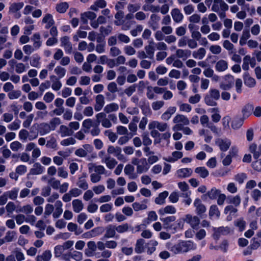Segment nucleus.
I'll return each instance as SVG.
<instances>
[{
    "label": "nucleus",
    "instance_id": "21",
    "mask_svg": "<svg viewBox=\"0 0 261 261\" xmlns=\"http://www.w3.org/2000/svg\"><path fill=\"white\" fill-rule=\"evenodd\" d=\"M173 21L176 23L181 22L184 19V15L178 8H174L171 11Z\"/></svg>",
    "mask_w": 261,
    "mask_h": 261
},
{
    "label": "nucleus",
    "instance_id": "26",
    "mask_svg": "<svg viewBox=\"0 0 261 261\" xmlns=\"http://www.w3.org/2000/svg\"><path fill=\"white\" fill-rule=\"evenodd\" d=\"M173 122L175 124H180L183 125H188L190 123L188 118L185 115L177 114L173 119Z\"/></svg>",
    "mask_w": 261,
    "mask_h": 261
},
{
    "label": "nucleus",
    "instance_id": "35",
    "mask_svg": "<svg viewBox=\"0 0 261 261\" xmlns=\"http://www.w3.org/2000/svg\"><path fill=\"white\" fill-rule=\"evenodd\" d=\"M192 170L191 168H185L177 170L176 174L179 178H186L192 175Z\"/></svg>",
    "mask_w": 261,
    "mask_h": 261
},
{
    "label": "nucleus",
    "instance_id": "30",
    "mask_svg": "<svg viewBox=\"0 0 261 261\" xmlns=\"http://www.w3.org/2000/svg\"><path fill=\"white\" fill-rule=\"evenodd\" d=\"M228 67L227 61L225 60L221 59L216 63L215 66V69L218 72H221L226 70Z\"/></svg>",
    "mask_w": 261,
    "mask_h": 261
},
{
    "label": "nucleus",
    "instance_id": "64",
    "mask_svg": "<svg viewBox=\"0 0 261 261\" xmlns=\"http://www.w3.org/2000/svg\"><path fill=\"white\" fill-rule=\"evenodd\" d=\"M18 192L19 189L14 188L10 191L6 192V193L10 199L15 200L17 197Z\"/></svg>",
    "mask_w": 261,
    "mask_h": 261
},
{
    "label": "nucleus",
    "instance_id": "43",
    "mask_svg": "<svg viewBox=\"0 0 261 261\" xmlns=\"http://www.w3.org/2000/svg\"><path fill=\"white\" fill-rule=\"evenodd\" d=\"M206 55V50L203 47H200L197 50L192 53V56L194 58L198 60H202Z\"/></svg>",
    "mask_w": 261,
    "mask_h": 261
},
{
    "label": "nucleus",
    "instance_id": "53",
    "mask_svg": "<svg viewBox=\"0 0 261 261\" xmlns=\"http://www.w3.org/2000/svg\"><path fill=\"white\" fill-rule=\"evenodd\" d=\"M68 8L69 5L67 2H62L56 5V10L60 13H64Z\"/></svg>",
    "mask_w": 261,
    "mask_h": 261
},
{
    "label": "nucleus",
    "instance_id": "16",
    "mask_svg": "<svg viewBox=\"0 0 261 261\" xmlns=\"http://www.w3.org/2000/svg\"><path fill=\"white\" fill-rule=\"evenodd\" d=\"M88 170L89 172H95L96 174L99 175L105 174L107 172V170L102 165H96L94 163H89L88 165Z\"/></svg>",
    "mask_w": 261,
    "mask_h": 261
},
{
    "label": "nucleus",
    "instance_id": "17",
    "mask_svg": "<svg viewBox=\"0 0 261 261\" xmlns=\"http://www.w3.org/2000/svg\"><path fill=\"white\" fill-rule=\"evenodd\" d=\"M61 46L63 47L67 54H70L72 51V45L70 41L69 37L64 36L60 39Z\"/></svg>",
    "mask_w": 261,
    "mask_h": 261
},
{
    "label": "nucleus",
    "instance_id": "55",
    "mask_svg": "<svg viewBox=\"0 0 261 261\" xmlns=\"http://www.w3.org/2000/svg\"><path fill=\"white\" fill-rule=\"evenodd\" d=\"M220 213L218 210V207L216 205H213L210 207L209 211V216L211 219L213 217H216L218 219L220 217Z\"/></svg>",
    "mask_w": 261,
    "mask_h": 261
},
{
    "label": "nucleus",
    "instance_id": "4",
    "mask_svg": "<svg viewBox=\"0 0 261 261\" xmlns=\"http://www.w3.org/2000/svg\"><path fill=\"white\" fill-rule=\"evenodd\" d=\"M124 17V12L122 11H118L115 15L116 20L114 21V24L116 25H122L121 29L123 31H127L131 28L132 24L135 23V21H128L125 22L123 19Z\"/></svg>",
    "mask_w": 261,
    "mask_h": 261
},
{
    "label": "nucleus",
    "instance_id": "63",
    "mask_svg": "<svg viewBox=\"0 0 261 261\" xmlns=\"http://www.w3.org/2000/svg\"><path fill=\"white\" fill-rule=\"evenodd\" d=\"M185 222V218L178 219L176 222L173 225L172 229L175 231H177V230L182 229L184 226V223Z\"/></svg>",
    "mask_w": 261,
    "mask_h": 261
},
{
    "label": "nucleus",
    "instance_id": "1",
    "mask_svg": "<svg viewBox=\"0 0 261 261\" xmlns=\"http://www.w3.org/2000/svg\"><path fill=\"white\" fill-rule=\"evenodd\" d=\"M196 248V245L191 241H180L173 245L170 250L175 254H182Z\"/></svg>",
    "mask_w": 261,
    "mask_h": 261
},
{
    "label": "nucleus",
    "instance_id": "18",
    "mask_svg": "<svg viewBox=\"0 0 261 261\" xmlns=\"http://www.w3.org/2000/svg\"><path fill=\"white\" fill-rule=\"evenodd\" d=\"M87 177V174L86 173H83L82 174L78 177L76 186L80 189L86 190L89 188V185L86 180Z\"/></svg>",
    "mask_w": 261,
    "mask_h": 261
},
{
    "label": "nucleus",
    "instance_id": "32",
    "mask_svg": "<svg viewBox=\"0 0 261 261\" xmlns=\"http://www.w3.org/2000/svg\"><path fill=\"white\" fill-rule=\"evenodd\" d=\"M176 108L175 107H169L167 110L162 114L161 115V119L164 121L169 120L172 115H173L176 111Z\"/></svg>",
    "mask_w": 261,
    "mask_h": 261
},
{
    "label": "nucleus",
    "instance_id": "19",
    "mask_svg": "<svg viewBox=\"0 0 261 261\" xmlns=\"http://www.w3.org/2000/svg\"><path fill=\"white\" fill-rule=\"evenodd\" d=\"M149 165L145 158L140 159V163L137 166V172L138 174H142L146 172L149 169Z\"/></svg>",
    "mask_w": 261,
    "mask_h": 261
},
{
    "label": "nucleus",
    "instance_id": "62",
    "mask_svg": "<svg viewBox=\"0 0 261 261\" xmlns=\"http://www.w3.org/2000/svg\"><path fill=\"white\" fill-rule=\"evenodd\" d=\"M67 228L69 231L74 232V233L76 235H79L82 232L81 229L78 228V226L76 224L72 222H70L68 224Z\"/></svg>",
    "mask_w": 261,
    "mask_h": 261
},
{
    "label": "nucleus",
    "instance_id": "37",
    "mask_svg": "<svg viewBox=\"0 0 261 261\" xmlns=\"http://www.w3.org/2000/svg\"><path fill=\"white\" fill-rule=\"evenodd\" d=\"M176 212V210L173 205H167L165 207L161 208L158 211L159 214L162 216L165 214H174Z\"/></svg>",
    "mask_w": 261,
    "mask_h": 261
},
{
    "label": "nucleus",
    "instance_id": "20",
    "mask_svg": "<svg viewBox=\"0 0 261 261\" xmlns=\"http://www.w3.org/2000/svg\"><path fill=\"white\" fill-rule=\"evenodd\" d=\"M194 205L196 208V213L198 215L201 216L206 210V207L199 198H196L194 202Z\"/></svg>",
    "mask_w": 261,
    "mask_h": 261
},
{
    "label": "nucleus",
    "instance_id": "42",
    "mask_svg": "<svg viewBox=\"0 0 261 261\" xmlns=\"http://www.w3.org/2000/svg\"><path fill=\"white\" fill-rule=\"evenodd\" d=\"M102 163L105 164L108 169L112 170L117 165L118 162L115 159L110 155Z\"/></svg>",
    "mask_w": 261,
    "mask_h": 261
},
{
    "label": "nucleus",
    "instance_id": "38",
    "mask_svg": "<svg viewBox=\"0 0 261 261\" xmlns=\"http://www.w3.org/2000/svg\"><path fill=\"white\" fill-rule=\"evenodd\" d=\"M134 167L130 164H127L124 169V173L130 179H135L137 177V175L134 173Z\"/></svg>",
    "mask_w": 261,
    "mask_h": 261
},
{
    "label": "nucleus",
    "instance_id": "27",
    "mask_svg": "<svg viewBox=\"0 0 261 261\" xmlns=\"http://www.w3.org/2000/svg\"><path fill=\"white\" fill-rule=\"evenodd\" d=\"M19 139L22 141H25L28 138L30 141L33 140L38 137V133H36L34 137L29 136V132L25 129H21L18 134Z\"/></svg>",
    "mask_w": 261,
    "mask_h": 261
},
{
    "label": "nucleus",
    "instance_id": "33",
    "mask_svg": "<svg viewBox=\"0 0 261 261\" xmlns=\"http://www.w3.org/2000/svg\"><path fill=\"white\" fill-rule=\"evenodd\" d=\"M52 257V253L50 250H46L41 255H38L36 257V261H50Z\"/></svg>",
    "mask_w": 261,
    "mask_h": 261
},
{
    "label": "nucleus",
    "instance_id": "8",
    "mask_svg": "<svg viewBox=\"0 0 261 261\" xmlns=\"http://www.w3.org/2000/svg\"><path fill=\"white\" fill-rule=\"evenodd\" d=\"M97 122L99 124L101 123V125L105 128H110L112 126V124L109 119L107 118L106 114L104 112H100L97 114L95 116Z\"/></svg>",
    "mask_w": 261,
    "mask_h": 261
},
{
    "label": "nucleus",
    "instance_id": "44",
    "mask_svg": "<svg viewBox=\"0 0 261 261\" xmlns=\"http://www.w3.org/2000/svg\"><path fill=\"white\" fill-rule=\"evenodd\" d=\"M58 132L62 137H65L72 135L73 131H71V129L66 125H62L60 126Z\"/></svg>",
    "mask_w": 261,
    "mask_h": 261
},
{
    "label": "nucleus",
    "instance_id": "15",
    "mask_svg": "<svg viewBox=\"0 0 261 261\" xmlns=\"http://www.w3.org/2000/svg\"><path fill=\"white\" fill-rule=\"evenodd\" d=\"M253 68L256 65L255 59L251 58L250 55L245 56L243 59L242 68L244 70L248 71L249 69V65Z\"/></svg>",
    "mask_w": 261,
    "mask_h": 261
},
{
    "label": "nucleus",
    "instance_id": "23",
    "mask_svg": "<svg viewBox=\"0 0 261 261\" xmlns=\"http://www.w3.org/2000/svg\"><path fill=\"white\" fill-rule=\"evenodd\" d=\"M54 206L55 208V211L53 214V217L54 218H58L61 216L63 212V210L62 208L63 203L61 200H57L55 202Z\"/></svg>",
    "mask_w": 261,
    "mask_h": 261
},
{
    "label": "nucleus",
    "instance_id": "46",
    "mask_svg": "<svg viewBox=\"0 0 261 261\" xmlns=\"http://www.w3.org/2000/svg\"><path fill=\"white\" fill-rule=\"evenodd\" d=\"M195 173L200 177L205 178L209 175V172L204 167H198L195 169Z\"/></svg>",
    "mask_w": 261,
    "mask_h": 261
},
{
    "label": "nucleus",
    "instance_id": "39",
    "mask_svg": "<svg viewBox=\"0 0 261 261\" xmlns=\"http://www.w3.org/2000/svg\"><path fill=\"white\" fill-rule=\"evenodd\" d=\"M72 206L73 211L76 213H80L84 208L83 202L81 200L79 199H75L72 200Z\"/></svg>",
    "mask_w": 261,
    "mask_h": 261
},
{
    "label": "nucleus",
    "instance_id": "34",
    "mask_svg": "<svg viewBox=\"0 0 261 261\" xmlns=\"http://www.w3.org/2000/svg\"><path fill=\"white\" fill-rule=\"evenodd\" d=\"M192 52L189 49H177L175 55L178 58L186 60L189 58L191 55Z\"/></svg>",
    "mask_w": 261,
    "mask_h": 261
},
{
    "label": "nucleus",
    "instance_id": "54",
    "mask_svg": "<svg viewBox=\"0 0 261 261\" xmlns=\"http://www.w3.org/2000/svg\"><path fill=\"white\" fill-rule=\"evenodd\" d=\"M244 119L243 117L234 118L231 122V125L232 128L234 129L240 128L243 124Z\"/></svg>",
    "mask_w": 261,
    "mask_h": 261
},
{
    "label": "nucleus",
    "instance_id": "45",
    "mask_svg": "<svg viewBox=\"0 0 261 261\" xmlns=\"http://www.w3.org/2000/svg\"><path fill=\"white\" fill-rule=\"evenodd\" d=\"M144 240L143 239H138L135 245V251L138 254L143 253L144 251Z\"/></svg>",
    "mask_w": 261,
    "mask_h": 261
},
{
    "label": "nucleus",
    "instance_id": "22",
    "mask_svg": "<svg viewBox=\"0 0 261 261\" xmlns=\"http://www.w3.org/2000/svg\"><path fill=\"white\" fill-rule=\"evenodd\" d=\"M175 220L176 217L174 216L160 218V220L163 222L164 228L167 229H172L173 225H171V223L174 222Z\"/></svg>",
    "mask_w": 261,
    "mask_h": 261
},
{
    "label": "nucleus",
    "instance_id": "41",
    "mask_svg": "<svg viewBox=\"0 0 261 261\" xmlns=\"http://www.w3.org/2000/svg\"><path fill=\"white\" fill-rule=\"evenodd\" d=\"M253 110V106L251 104L246 105L242 110L243 118L245 119L247 118L251 114Z\"/></svg>",
    "mask_w": 261,
    "mask_h": 261
},
{
    "label": "nucleus",
    "instance_id": "61",
    "mask_svg": "<svg viewBox=\"0 0 261 261\" xmlns=\"http://www.w3.org/2000/svg\"><path fill=\"white\" fill-rule=\"evenodd\" d=\"M54 72L59 78L62 79L66 74V70L61 66H57L55 68Z\"/></svg>",
    "mask_w": 261,
    "mask_h": 261
},
{
    "label": "nucleus",
    "instance_id": "40",
    "mask_svg": "<svg viewBox=\"0 0 261 261\" xmlns=\"http://www.w3.org/2000/svg\"><path fill=\"white\" fill-rule=\"evenodd\" d=\"M116 226L113 225H109L106 228L105 238H111L115 237L116 234Z\"/></svg>",
    "mask_w": 261,
    "mask_h": 261
},
{
    "label": "nucleus",
    "instance_id": "49",
    "mask_svg": "<svg viewBox=\"0 0 261 261\" xmlns=\"http://www.w3.org/2000/svg\"><path fill=\"white\" fill-rule=\"evenodd\" d=\"M40 35L39 33H35L33 35L32 40L33 42V46L35 49H39L42 45Z\"/></svg>",
    "mask_w": 261,
    "mask_h": 261
},
{
    "label": "nucleus",
    "instance_id": "59",
    "mask_svg": "<svg viewBox=\"0 0 261 261\" xmlns=\"http://www.w3.org/2000/svg\"><path fill=\"white\" fill-rule=\"evenodd\" d=\"M250 37V33L248 30H244L240 39V44L243 46L247 43V40Z\"/></svg>",
    "mask_w": 261,
    "mask_h": 261
},
{
    "label": "nucleus",
    "instance_id": "47",
    "mask_svg": "<svg viewBox=\"0 0 261 261\" xmlns=\"http://www.w3.org/2000/svg\"><path fill=\"white\" fill-rule=\"evenodd\" d=\"M107 3L105 0H96L94 3L91 6L90 9L93 11H97L99 9L105 8Z\"/></svg>",
    "mask_w": 261,
    "mask_h": 261
},
{
    "label": "nucleus",
    "instance_id": "29",
    "mask_svg": "<svg viewBox=\"0 0 261 261\" xmlns=\"http://www.w3.org/2000/svg\"><path fill=\"white\" fill-rule=\"evenodd\" d=\"M183 156L182 152L179 151H174L172 152L170 156L167 158H164L163 159L170 163H174L177 161L178 159H181Z\"/></svg>",
    "mask_w": 261,
    "mask_h": 261
},
{
    "label": "nucleus",
    "instance_id": "14",
    "mask_svg": "<svg viewBox=\"0 0 261 261\" xmlns=\"http://www.w3.org/2000/svg\"><path fill=\"white\" fill-rule=\"evenodd\" d=\"M213 237L215 240H218L221 235L228 234L230 229L228 227H220L218 228H213Z\"/></svg>",
    "mask_w": 261,
    "mask_h": 261
},
{
    "label": "nucleus",
    "instance_id": "12",
    "mask_svg": "<svg viewBox=\"0 0 261 261\" xmlns=\"http://www.w3.org/2000/svg\"><path fill=\"white\" fill-rule=\"evenodd\" d=\"M215 143L218 145L220 149L222 151H226L231 145V141L227 138H218L216 140Z\"/></svg>",
    "mask_w": 261,
    "mask_h": 261
},
{
    "label": "nucleus",
    "instance_id": "58",
    "mask_svg": "<svg viewBox=\"0 0 261 261\" xmlns=\"http://www.w3.org/2000/svg\"><path fill=\"white\" fill-rule=\"evenodd\" d=\"M10 149L14 152H17L22 150L23 145L18 141L12 142L10 144Z\"/></svg>",
    "mask_w": 261,
    "mask_h": 261
},
{
    "label": "nucleus",
    "instance_id": "5",
    "mask_svg": "<svg viewBox=\"0 0 261 261\" xmlns=\"http://www.w3.org/2000/svg\"><path fill=\"white\" fill-rule=\"evenodd\" d=\"M220 97L219 91L216 89L211 88L204 97V102L208 106H216L217 104L216 101Z\"/></svg>",
    "mask_w": 261,
    "mask_h": 261
},
{
    "label": "nucleus",
    "instance_id": "57",
    "mask_svg": "<svg viewBox=\"0 0 261 261\" xmlns=\"http://www.w3.org/2000/svg\"><path fill=\"white\" fill-rule=\"evenodd\" d=\"M17 213H23L25 214H30L33 211V207L30 204H27L23 206H20L16 211Z\"/></svg>",
    "mask_w": 261,
    "mask_h": 261
},
{
    "label": "nucleus",
    "instance_id": "6",
    "mask_svg": "<svg viewBox=\"0 0 261 261\" xmlns=\"http://www.w3.org/2000/svg\"><path fill=\"white\" fill-rule=\"evenodd\" d=\"M48 183L53 189L59 190L61 193L66 192L69 186V183L67 182H64L61 184L60 181L55 177L49 179L48 180Z\"/></svg>",
    "mask_w": 261,
    "mask_h": 261
},
{
    "label": "nucleus",
    "instance_id": "25",
    "mask_svg": "<svg viewBox=\"0 0 261 261\" xmlns=\"http://www.w3.org/2000/svg\"><path fill=\"white\" fill-rule=\"evenodd\" d=\"M105 103V97L102 94H98L95 97L94 109L96 112L100 111Z\"/></svg>",
    "mask_w": 261,
    "mask_h": 261
},
{
    "label": "nucleus",
    "instance_id": "7",
    "mask_svg": "<svg viewBox=\"0 0 261 261\" xmlns=\"http://www.w3.org/2000/svg\"><path fill=\"white\" fill-rule=\"evenodd\" d=\"M107 152L110 154H113L119 161L125 162L127 161L126 157L122 153V149L119 146L110 145L108 147Z\"/></svg>",
    "mask_w": 261,
    "mask_h": 261
},
{
    "label": "nucleus",
    "instance_id": "24",
    "mask_svg": "<svg viewBox=\"0 0 261 261\" xmlns=\"http://www.w3.org/2000/svg\"><path fill=\"white\" fill-rule=\"evenodd\" d=\"M42 23L45 24V29H48L50 28L55 24L53 16L49 13L45 14L42 18Z\"/></svg>",
    "mask_w": 261,
    "mask_h": 261
},
{
    "label": "nucleus",
    "instance_id": "36",
    "mask_svg": "<svg viewBox=\"0 0 261 261\" xmlns=\"http://www.w3.org/2000/svg\"><path fill=\"white\" fill-rule=\"evenodd\" d=\"M159 243L156 240H151L146 244L147 254L151 255L156 250V247L158 245Z\"/></svg>",
    "mask_w": 261,
    "mask_h": 261
},
{
    "label": "nucleus",
    "instance_id": "31",
    "mask_svg": "<svg viewBox=\"0 0 261 261\" xmlns=\"http://www.w3.org/2000/svg\"><path fill=\"white\" fill-rule=\"evenodd\" d=\"M96 17V14L91 11L86 12L81 14V18L83 23L87 24L88 20L91 21L95 19Z\"/></svg>",
    "mask_w": 261,
    "mask_h": 261
},
{
    "label": "nucleus",
    "instance_id": "50",
    "mask_svg": "<svg viewBox=\"0 0 261 261\" xmlns=\"http://www.w3.org/2000/svg\"><path fill=\"white\" fill-rule=\"evenodd\" d=\"M44 168L40 163H36L33 165V168L31 169V173L33 175L40 174L43 173Z\"/></svg>",
    "mask_w": 261,
    "mask_h": 261
},
{
    "label": "nucleus",
    "instance_id": "10",
    "mask_svg": "<svg viewBox=\"0 0 261 261\" xmlns=\"http://www.w3.org/2000/svg\"><path fill=\"white\" fill-rule=\"evenodd\" d=\"M224 80L220 85V88L223 90L230 89L234 84L233 76L230 74L225 75L224 76Z\"/></svg>",
    "mask_w": 261,
    "mask_h": 261
},
{
    "label": "nucleus",
    "instance_id": "52",
    "mask_svg": "<svg viewBox=\"0 0 261 261\" xmlns=\"http://www.w3.org/2000/svg\"><path fill=\"white\" fill-rule=\"evenodd\" d=\"M169 193L167 191L161 193L158 197L155 199V202L156 204L162 205L165 203V199L168 196Z\"/></svg>",
    "mask_w": 261,
    "mask_h": 261
},
{
    "label": "nucleus",
    "instance_id": "13",
    "mask_svg": "<svg viewBox=\"0 0 261 261\" xmlns=\"http://www.w3.org/2000/svg\"><path fill=\"white\" fill-rule=\"evenodd\" d=\"M148 127L149 129L157 128L160 132H165L168 129L169 125L167 123L152 121L149 123Z\"/></svg>",
    "mask_w": 261,
    "mask_h": 261
},
{
    "label": "nucleus",
    "instance_id": "51",
    "mask_svg": "<svg viewBox=\"0 0 261 261\" xmlns=\"http://www.w3.org/2000/svg\"><path fill=\"white\" fill-rule=\"evenodd\" d=\"M244 81L245 85L249 87H254L256 84L254 79L251 77L247 72L244 75Z\"/></svg>",
    "mask_w": 261,
    "mask_h": 261
},
{
    "label": "nucleus",
    "instance_id": "56",
    "mask_svg": "<svg viewBox=\"0 0 261 261\" xmlns=\"http://www.w3.org/2000/svg\"><path fill=\"white\" fill-rule=\"evenodd\" d=\"M5 242H11L16 239V232L15 231H8L4 238Z\"/></svg>",
    "mask_w": 261,
    "mask_h": 261
},
{
    "label": "nucleus",
    "instance_id": "11",
    "mask_svg": "<svg viewBox=\"0 0 261 261\" xmlns=\"http://www.w3.org/2000/svg\"><path fill=\"white\" fill-rule=\"evenodd\" d=\"M185 222L191 226L193 229H197L200 224V219L196 216H192L190 214H187L185 216Z\"/></svg>",
    "mask_w": 261,
    "mask_h": 261
},
{
    "label": "nucleus",
    "instance_id": "9",
    "mask_svg": "<svg viewBox=\"0 0 261 261\" xmlns=\"http://www.w3.org/2000/svg\"><path fill=\"white\" fill-rule=\"evenodd\" d=\"M228 9V5L224 0H214L212 7V10L216 13L220 12V11H225Z\"/></svg>",
    "mask_w": 261,
    "mask_h": 261
},
{
    "label": "nucleus",
    "instance_id": "3",
    "mask_svg": "<svg viewBox=\"0 0 261 261\" xmlns=\"http://www.w3.org/2000/svg\"><path fill=\"white\" fill-rule=\"evenodd\" d=\"M82 127L84 133H90L93 137L98 136L100 133L99 123L90 118L83 121Z\"/></svg>",
    "mask_w": 261,
    "mask_h": 261
},
{
    "label": "nucleus",
    "instance_id": "28",
    "mask_svg": "<svg viewBox=\"0 0 261 261\" xmlns=\"http://www.w3.org/2000/svg\"><path fill=\"white\" fill-rule=\"evenodd\" d=\"M10 64L12 66L13 64H15V70L17 73L20 74L25 72L27 69L29 68V66L27 67L22 63H17L15 60H11L9 62Z\"/></svg>",
    "mask_w": 261,
    "mask_h": 261
},
{
    "label": "nucleus",
    "instance_id": "48",
    "mask_svg": "<svg viewBox=\"0 0 261 261\" xmlns=\"http://www.w3.org/2000/svg\"><path fill=\"white\" fill-rule=\"evenodd\" d=\"M119 109V105L115 102H112L107 105L104 108L105 113L109 114L110 113L116 112Z\"/></svg>",
    "mask_w": 261,
    "mask_h": 261
},
{
    "label": "nucleus",
    "instance_id": "60",
    "mask_svg": "<svg viewBox=\"0 0 261 261\" xmlns=\"http://www.w3.org/2000/svg\"><path fill=\"white\" fill-rule=\"evenodd\" d=\"M23 5L24 4L22 2L13 3L9 7V12L11 13H15L22 9Z\"/></svg>",
    "mask_w": 261,
    "mask_h": 261
},
{
    "label": "nucleus",
    "instance_id": "2",
    "mask_svg": "<svg viewBox=\"0 0 261 261\" xmlns=\"http://www.w3.org/2000/svg\"><path fill=\"white\" fill-rule=\"evenodd\" d=\"M61 123L59 118L55 117L51 119L49 123L43 122L38 126V133L41 136L49 134L51 131L55 130L57 126Z\"/></svg>",
    "mask_w": 261,
    "mask_h": 261
}]
</instances>
